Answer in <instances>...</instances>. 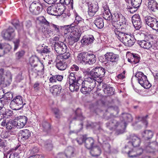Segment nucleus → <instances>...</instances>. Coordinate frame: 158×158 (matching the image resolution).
Instances as JSON below:
<instances>
[{"label": "nucleus", "mask_w": 158, "mask_h": 158, "mask_svg": "<svg viewBox=\"0 0 158 158\" xmlns=\"http://www.w3.org/2000/svg\"><path fill=\"white\" fill-rule=\"evenodd\" d=\"M120 120L121 122L119 123L116 119H111L106 123V127L111 130L118 127V132L120 134L123 133L125 131L127 123L131 122L132 118L130 114L124 113L122 114Z\"/></svg>", "instance_id": "nucleus-1"}, {"label": "nucleus", "mask_w": 158, "mask_h": 158, "mask_svg": "<svg viewBox=\"0 0 158 158\" xmlns=\"http://www.w3.org/2000/svg\"><path fill=\"white\" fill-rule=\"evenodd\" d=\"M81 77V80H78V85L76 86V91H78L79 87L81 86V91L82 93L85 92H89L93 90L96 85V79L93 77H88L83 80Z\"/></svg>", "instance_id": "nucleus-2"}, {"label": "nucleus", "mask_w": 158, "mask_h": 158, "mask_svg": "<svg viewBox=\"0 0 158 158\" xmlns=\"http://www.w3.org/2000/svg\"><path fill=\"white\" fill-rule=\"evenodd\" d=\"M121 31L119 29H116L114 31V33L116 37L125 45L126 46L131 47L134 44L135 42V39L133 35L126 33L123 28Z\"/></svg>", "instance_id": "nucleus-3"}, {"label": "nucleus", "mask_w": 158, "mask_h": 158, "mask_svg": "<svg viewBox=\"0 0 158 158\" xmlns=\"http://www.w3.org/2000/svg\"><path fill=\"white\" fill-rule=\"evenodd\" d=\"M78 60L80 63L84 64L92 65L96 60L95 55L88 52H82L78 54Z\"/></svg>", "instance_id": "nucleus-4"}, {"label": "nucleus", "mask_w": 158, "mask_h": 158, "mask_svg": "<svg viewBox=\"0 0 158 158\" xmlns=\"http://www.w3.org/2000/svg\"><path fill=\"white\" fill-rule=\"evenodd\" d=\"M12 75L10 72L7 71L5 72L4 69H0V85L6 87L9 85L12 81Z\"/></svg>", "instance_id": "nucleus-5"}, {"label": "nucleus", "mask_w": 158, "mask_h": 158, "mask_svg": "<svg viewBox=\"0 0 158 158\" xmlns=\"http://www.w3.org/2000/svg\"><path fill=\"white\" fill-rule=\"evenodd\" d=\"M76 76L74 72L71 73L69 76V88L72 92L76 91V86L78 85V81L81 79L82 77L79 76L76 77Z\"/></svg>", "instance_id": "nucleus-6"}, {"label": "nucleus", "mask_w": 158, "mask_h": 158, "mask_svg": "<svg viewBox=\"0 0 158 158\" xmlns=\"http://www.w3.org/2000/svg\"><path fill=\"white\" fill-rule=\"evenodd\" d=\"M88 70L89 69H87L86 71V73L89 74L94 79L102 77L104 76L105 73L104 69L101 67H96L90 72Z\"/></svg>", "instance_id": "nucleus-7"}, {"label": "nucleus", "mask_w": 158, "mask_h": 158, "mask_svg": "<svg viewBox=\"0 0 158 158\" xmlns=\"http://www.w3.org/2000/svg\"><path fill=\"white\" fill-rule=\"evenodd\" d=\"M30 64L32 67L30 70V73L32 75L34 74L35 76L38 75L37 73L38 72H41L44 70V66L43 63H41V65L40 66L37 67V61L35 60V58L33 57L30 58L29 60Z\"/></svg>", "instance_id": "nucleus-8"}, {"label": "nucleus", "mask_w": 158, "mask_h": 158, "mask_svg": "<svg viewBox=\"0 0 158 158\" xmlns=\"http://www.w3.org/2000/svg\"><path fill=\"white\" fill-rule=\"evenodd\" d=\"M135 76L137 78L139 83L144 88H149L151 85L147 79V77L142 72L139 71L137 72Z\"/></svg>", "instance_id": "nucleus-9"}, {"label": "nucleus", "mask_w": 158, "mask_h": 158, "mask_svg": "<svg viewBox=\"0 0 158 158\" xmlns=\"http://www.w3.org/2000/svg\"><path fill=\"white\" fill-rule=\"evenodd\" d=\"M26 103L23 101L22 97L19 96H17L13 99L10 105V108L15 110H18L21 109Z\"/></svg>", "instance_id": "nucleus-10"}, {"label": "nucleus", "mask_w": 158, "mask_h": 158, "mask_svg": "<svg viewBox=\"0 0 158 158\" xmlns=\"http://www.w3.org/2000/svg\"><path fill=\"white\" fill-rule=\"evenodd\" d=\"M129 140L127 144L125 147V148H131L132 147L134 148L139 146L141 141L140 139L134 134H131L127 137Z\"/></svg>", "instance_id": "nucleus-11"}, {"label": "nucleus", "mask_w": 158, "mask_h": 158, "mask_svg": "<svg viewBox=\"0 0 158 158\" xmlns=\"http://www.w3.org/2000/svg\"><path fill=\"white\" fill-rule=\"evenodd\" d=\"M53 43L55 50L57 53L60 55L66 52L67 48L64 43L59 41L54 42Z\"/></svg>", "instance_id": "nucleus-12"}, {"label": "nucleus", "mask_w": 158, "mask_h": 158, "mask_svg": "<svg viewBox=\"0 0 158 158\" xmlns=\"http://www.w3.org/2000/svg\"><path fill=\"white\" fill-rule=\"evenodd\" d=\"M81 33L76 30L73 31L72 33H70L68 38V42L69 45H73L75 42H77L81 36Z\"/></svg>", "instance_id": "nucleus-13"}, {"label": "nucleus", "mask_w": 158, "mask_h": 158, "mask_svg": "<svg viewBox=\"0 0 158 158\" xmlns=\"http://www.w3.org/2000/svg\"><path fill=\"white\" fill-rule=\"evenodd\" d=\"M27 118L25 116H20L14 119V124L17 128H23L27 122Z\"/></svg>", "instance_id": "nucleus-14"}, {"label": "nucleus", "mask_w": 158, "mask_h": 158, "mask_svg": "<svg viewBox=\"0 0 158 158\" xmlns=\"http://www.w3.org/2000/svg\"><path fill=\"white\" fill-rule=\"evenodd\" d=\"M40 6V4L38 2H33L30 5L29 10L34 15H39L42 9Z\"/></svg>", "instance_id": "nucleus-15"}, {"label": "nucleus", "mask_w": 158, "mask_h": 158, "mask_svg": "<svg viewBox=\"0 0 158 158\" xmlns=\"http://www.w3.org/2000/svg\"><path fill=\"white\" fill-rule=\"evenodd\" d=\"M31 132L27 129H24L20 131L19 135V140L22 142L27 141L30 138Z\"/></svg>", "instance_id": "nucleus-16"}, {"label": "nucleus", "mask_w": 158, "mask_h": 158, "mask_svg": "<svg viewBox=\"0 0 158 158\" xmlns=\"http://www.w3.org/2000/svg\"><path fill=\"white\" fill-rule=\"evenodd\" d=\"M15 31L11 27H10L6 30L3 31V37L7 40H10L15 36Z\"/></svg>", "instance_id": "nucleus-17"}, {"label": "nucleus", "mask_w": 158, "mask_h": 158, "mask_svg": "<svg viewBox=\"0 0 158 158\" xmlns=\"http://www.w3.org/2000/svg\"><path fill=\"white\" fill-rule=\"evenodd\" d=\"M88 15L91 17L94 16L98 10V4H93L91 2H88Z\"/></svg>", "instance_id": "nucleus-18"}, {"label": "nucleus", "mask_w": 158, "mask_h": 158, "mask_svg": "<svg viewBox=\"0 0 158 158\" xmlns=\"http://www.w3.org/2000/svg\"><path fill=\"white\" fill-rule=\"evenodd\" d=\"M132 22L136 29L139 30L141 27L142 23L138 14H135L133 15L132 17Z\"/></svg>", "instance_id": "nucleus-19"}, {"label": "nucleus", "mask_w": 158, "mask_h": 158, "mask_svg": "<svg viewBox=\"0 0 158 158\" xmlns=\"http://www.w3.org/2000/svg\"><path fill=\"white\" fill-rule=\"evenodd\" d=\"M98 142H101V141L104 142L105 140V138H102L100 134L98 135ZM102 148L106 152H110V144L107 142H103L102 144Z\"/></svg>", "instance_id": "nucleus-20"}, {"label": "nucleus", "mask_w": 158, "mask_h": 158, "mask_svg": "<svg viewBox=\"0 0 158 158\" xmlns=\"http://www.w3.org/2000/svg\"><path fill=\"white\" fill-rule=\"evenodd\" d=\"M105 59L108 61L112 62H116L118 60L119 56L118 55L113 52L107 53L105 55Z\"/></svg>", "instance_id": "nucleus-21"}, {"label": "nucleus", "mask_w": 158, "mask_h": 158, "mask_svg": "<svg viewBox=\"0 0 158 158\" xmlns=\"http://www.w3.org/2000/svg\"><path fill=\"white\" fill-rule=\"evenodd\" d=\"M121 15L122 14L120 13H116L114 14L113 15H112L111 19L113 21L112 25L115 28L114 30V31L116 29H119L120 31H121V29L122 30V27H121L120 29L118 28V26H117L116 25V23L118 22V20H119V18L120 17V15Z\"/></svg>", "instance_id": "nucleus-22"}, {"label": "nucleus", "mask_w": 158, "mask_h": 158, "mask_svg": "<svg viewBox=\"0 0 158 158\" xmlns=\"http://www.w3.org/2000/svg\"><path fill=\"white\" fill-rule=\"evenodd\" d=\"M102 87L104 89L103 91L105 94L110 96L114 94V89L112 87L107 85L105 83H101Z\"/></svg>", "instance_id": "nucleus-23"}, {"label": "nucleus", "mask_w": 158, "mask_h": 158, "mask_svg": "<svg viewBox=\"0 0 158 158\" xmlns=\"http://www.w3.org/2000/svg\"><path fill=\"white\" fill-rule=\"evenodd\" d=\"M56 67L58 69L60 70H64L66 69L67 65L64 61L58 59L56 57Z\"/></svg>", "instance_id": "nucleus-24"}, {"label": "nucleus", "mask_w": 158, "mask_h": 158, "mask_svg": "<svg viewBox=\"0 0 158 158\" xmlns=\"http://www.w3.org/2000/svg\"><path fill=\"white\" fill-rule=\"evenodd\" d=\"M62 87L60 85H55L52 86L50 89V91L54 96L59 94L62 90Z\"/></svg>", "instance_id": "nucleus-25"}, {"label": "nucleus", "mask_w": 158, "mask_h": 158, "mask_svg": "<svg viewBox=\"0 0 158 158\" xmlns=\"http://www.w3.org/2000/svg\"><path fill=\"white\" fill-rule=\"evenodd\" d=\"M148 6L149 9L153 12L158 10V3L155 0H148Z\"/></svg>", "instance_id": "nucleus-26"}, {"label": "nucleus", "mask_w": 158, "mask_h": 158, "mask_svg": "<svg viewBox=\"0 0 158 158\" xmlns=\"http://www.w3.org/2000/svg\"><path fill=\"white\" fill-rule=\"evenodd\" d=\"M56 16H60L62 15L65 14V8L63 5L61 4L56 5Z\"/></svg>", "instance_id": "nucleus-27"}, {"label": "nucleus", "mask_w": 158, "mask_h": 158, "mask_svg": "<svg viewBox=\"0 0 158 158\" xmlns=\"http://www.w3.org/2000/svg\"><path fill=\"white\" fill-rule=\"evenodd\" d=\"M130 56V58H128V61L129 62L132 64H136L139 62L140 57L138 54L132 53L131 54Z\"/></svg>", "instance_id": "nucleus-28"}, {"label": "nucleus", "mask_w": 158, "mask_h": 158, "mask_svg": "<svg viewBox=\"0 0 158 158\" xmlns=\"http://www.w3.org/2000/svg\"><path fill=\"white\" fill-rule=\"evenodd\" d=\"M94 40V39L93 35H89L87 37L83 38L81 40V42L82 43H84L85 45H88L92 44Z\"/></svg>", "instance_id": "nucleus-29"}, {"label": "nucleus", "mask_w": 158, "mask_h": 158, "mask_svg": "<svg viewBox=\"0 0 158 158\" xmlns=\"http://www.w3.org/2000/svg\"><path fill=\"white\" fill-rule=\"evenodd\" d=\"M85 146L87 148L91 149L94 146V140L91 138H86L85 139Z\"/></svg>", "instance_id": "nucleus-30"}, {"label": "nucleus", "mask_w": 158, "mask_h": 158, "mask_svg": "<svg viewBox=\"0 0 158 158\" xmlns=\"http://www.w3.org/2000/svg\"><path fill=\"white\" fill-rule=\"evenodd\" d=\"M143 16L144 17V20L146 25L148 27H151L154 23V21L156 20V19L149 15H147L146 16H144L143 15Z\"/></svg>", "instance_id": "nucleus-31"}, {"label": "nucleus", "mask_w": 158, "mask_h": 158, "mask_svg": "<svg viewBox=\"0 0 158 158\" xmlns=\"http://www.w3.org/2000/svg\"><path fill=\"white\" fill-rule=\"evenodd\" d=\"M139 44L140 46L144 48L149 49L152 47V44L149 41L143 40L140 41Z\"/></svg>", "instance_id": "nucleus-32"}, {"label": "nucleus", "mask_w": 158, "mask_h": 158, "mask_svg": "<svg viewBox=\"0 0 158 158\" xmlns=\"http://www.w3.org/2000/svg\"><path fill=\"white\" fill-rule=\"evenodd\" d=\"M90 151V153L93 156H97L100 155L101 150L100 148L98 146H94Z\"/></svg>", "instance_id": "nucleus-33"}, {"label": "nucleus", "mask_w": 158, "mask_h": 158, "mask_svg": "<svg viewBox=\"0 0 158 158\" xmlns=\"http://www.w3.org/2000/svg\"><path fill=\"white\" fill-rule=\"evenodd\" d=\"M94 24L98 28H102L104 26L103 20L102 18L98 16L94 20Z\"/></svg>", "instance_id": "nucleus-34"}, {"label": "nucleus", "mask_w": 158, "mask_h": 158, "mask_svg": "<svg viewBox=\"0 0 158 158\" xmlns=\"http://www.w3.org/2000/svg\"><path fill=\"white\" fill-rule=\"evenodd\" d=\"M74 148L72 147H68L65 150V154L66 155L67 157L70 158L74 156Z\"/></svg>", "instance_id": "nucleus-35"}, {"label": "nucleus", "mask_w": 158, "mask_h": 158, "mask_svg": "<svg viewBox=\"0 0 158 158\" xmlns=\"http://www.w3.org/2000/svg\"><path fill=\"white\" fill-rule=\"evenodd\" d=\"M63 78L62 75H53L49 79L50 81L52 83L56 82L57 81H62Z\"/></svg>", "instance_id": "nucleus-36"}, {"label": "nucleus", "mask_w": 158, "mask_h": 158, "mask_svg": "<svg viewBox=\"0 0 158 158\" xmlns=\"http://www.w3.org/2000/svg\"><path fill=\"white\" fill-rule=\"evenodd\" d=\"M142 135L143 137L145 138V139L149 140L152 137L153 133L151 130H147L145 131L142 133Z\"/></svg>", "instance_id": "nucleus-37"}, {"label": "nucleus", "mask_w": 158, "mask_h": 158, "mask_svg": "<svg viewBox=\"0 0 158 158\" xmlns=\"http://www.w3.org/2000/svg\"><path fill=\"white\" fill-rule=\"evenodd\" d=\"M56 5H52L48 7L47 9V12L48 14L56 16Z\"/></svg>", "instance_id": "nucleus-38"}, {"label": "nucleus", "mask_w": 158, "mask_h": 158, "mask_svg": "<svg viewBox=\"0 0 158 158\" xmlns=\"http://www.w3.org/2000/svg\"><path fill=\"white\" fill-rule=\"evenodd\" d=\"M126 21L125 17L122 15H120V18L116 23V25L118 26V28H119V27L122 25H125Z\"/></svg>", "instance_id": "nucleus-39"}, {"label": "nucleus", "mask_w": 158, "mask_h": 158, "mask_svg": "<svg viewBox=\"0 0 158 158\" xmlns=\"http://www.w3.org/2000/svg\"><path fill=\"white\" fill-rule=\"evenodd\" d=\"M131 4L134 8H138L140 6L142 0H131Z\"/></svg>", "instance_id": "nucleus-40"}, {"label": "nucleus", "mask_w": 158, "mask_h": 158, "mask_svg": "<svg viewBox=\"0 0 158 158\" xmlns=\"http://www.w3.org/2000/svg\"><path fill=\"white\" fill-rule=\"evenodd\" d=\"M104 18L107 20H110L112 18L111 14L108 9L104 10L103 13Z\"/></svg>", "instance_id": "nucleus-41"}, {"label": "nucleus", "mask_w": 158, "mask_h": 158, "mask_svg": "<svg viewBox=\"0 0 158 158\" xmlns=\"http://www.w3.org/2000/svg\"><path fill=\"white\" fill-rule=\"evenodd\" d=\"M1 44L2 50L4 51V54L5 52L7 53L10 51L11 48V47L10 45L6 43Z\"/></svg>", "instance_id": "nucleus-42"}, {"label": "nucleus", "mask_w": 158, "mask_h": 158, "mask_svg": "<svg viewBox=\"0 0 158 158\" xmlns=\"http://www.w3.org/2000/svg\"><path fill=\"white\" fill-rule=\"evenodd\" d=\"M149 145L146 146L145 150L147 152H155V149L154 147V146L155 145L153 143H150Z\"/></svg>", "instance_id": "nucleus-43"}, {"label": "nucleus", "mask_w": 158, "mask_h": 158, "mask_svg": "<svg viewBox=\"0 0 158 158\" xmlns=\"http://www.w3.org/2000/svg\"><path fill=\"white\" fill-rule=\"evenodd\" d=\"M43 130L44 131L48 133L50 130V125L47 122H44L42 124Z\"/></svg>", "instance_id": "nucleus-44"}, {"label": "nucleus", "mask_w": 158, "mask_h": 158, "mask_svg": "<svg viewBox=\"0 0 158 158\" xmlns=\"http://www.w3.org/2000/svg\"><path fill=\"white\" fill-rule=\"evenodd\" d=\"M64 55H58L57 56L58 59L60 60H63V61L64 59H68L70 56V54L69 52H65Z\"/></svg>", "instance_id": "nucleus-45"}, {"label": "nucleus", "mask_w": 158, "mask_h": 158, "mask_svg": "<svg viewBox=\"0 0 158 158\" xmlns=\"http://www.w3.org/2000/svg\"><path fill=\"white\" fill-rule=\"evenodd\" d=\"M74 26H73L72 25L69 26H66L65 27V29L64 31V33L65 34H67V33H72L74 31H73L74 30Z\"/></svg>", "instance_id": "nucleus-46"}, {"label": "nucleus", "mask_w": 158, "mask_h": 158, "mask_svg": "<svg viewBox=\"0 0 158 158\" xmlns=\"http://www.w3.org/2000/svg\"><path fill=\"white\" fill-rule=\"evenodd\" d=\"M14 123V120L12 122L10 121L7 122L6 124V129L8 130H10L16 127Z\"/></svg>", "instance_id": "nucleus-47"}, {"label": "nucleus", "mask_w": 158, "mask_h": 158, "mask_svg": "<svg viewBox=\"0 0 158 158\" xmlns=\"http://www.w3.org/2000/svg\"><path fill=\"white\" fill-rule=\"evenodd\" d=\"M60 2L61 4L66 5H70L72 9H73V0H60Z\"/></svg>", "instance_id": "nucleus-48"}, {"label": "nucleus", "mask_w": 158, "mask_h": 158, "mask_svg": "<svg viewBox=\"0 0 158 158\" xmlns=\"http://www.w3.org/2000/svg\"><path fill=\"white\" fill-rule=\"evenodd\" d=\"M148 117V115H146L145 117H139L138 118V120L142 121L145 127H146L148 125V123L147 120Z\"/></svg>", "instance_id": "nucleus-49"}, {"label": "nucleus", "mask_w": 158, "mask_h": 158, "mask_svg": "<svg viewBox=\"0 0 158 158\" xmlns=\"http://www.w3.org/2000/svg\"><path fill=\"white\" fill-rule=\"evenodd\" d=\"M9 111L6 110L4 112H2L0 111V121L4 117L8 118V116H10Z\"/></svg>", "instance_id": "nucleus-50"}, {"label": "nucleus", "mask_w": 158, "mask_h": 158, "mask_svg": "<svg viewBox=\"0 0 158 158\" xmlns=\"http://www.w3.org/2000/svg\"><path fill=\"white\" fill-rule=\"evenodd\" d=\"M135 151L136 148H134L132 150L129 151L127 153L129 156L131 157H137Z\"/></svg>", "instance_id": "nucleus-51"}, {"label": "nucleus", "mask_w": 158, "mask_h": 158, "mask_svg": "<svg viewBox=\"0 0 158 158\" xmlns=\"http://www.w3.org/2000/svg\"><path fill=\"white\" fill-rule=\"evenodd\" d=\"M55 117L57 118H59L61 115L60 111L57 109L55 108L53 110Z\"/></svg>", "instance_id": "nucleus-52"}, {"label": "nucleus", "mask_w": 158, "mask_h": 158, "mask_svg": "<svg viewBox=\"0 0 158 158\" xmlns=\"http://www.w3.org/2000/svg\"><path fill=\"white\" fill-rule=\"evenodd\" d=\"M81 112V110L78 109L76 111L75 113L77 115V118L79 120H82L83 119V117L82 114L80 113Z\"/></svg>", "instance_id": "nucleus-53"}, {"label": "nucleus", "mask_w": 158, "mask_h": 158, "mask_svg": "<svg viewBox=\"0 0 158 158\" xmlns=\"http://www.w3.org/2000/svg\"><path fill=\"white\" fill-rule=\"evenodd\" d=\"M40 53L43 55V53H49L51 52L50 49L48 48L47 46H45L40 51Z\"/></svg>", "instance_id": "nucleus-54"}, {"label": "nucleus", "mask_w": 158, "mask_h": 158, "mask_svg": "<svg viewBox=\"0 0 158 158\" xmlns=\"http://www.w3.org/2000/svg\"><path fill=\"white\" fill-rule=\"evenodd\" d=\"M151 27L152 28V29L158 31V21L156 19L154 21V23H153Z\"/></svg>", "instance_id": "nucleus-55"}, {"label": "nucleus", "mask_w": 158, "mask_h": 158, "mask_svg": "<svg viewBox=\"0 0 158 158\" xmlns=\"http://www.w3.org/2000/svg\"><path fill=\"white\" fill-rule=\"evenodd\" d=\"M67 157L66 155L64 152H60L58 153L56 155L55 158H66Z\"/></svg>", "instance_id": "nucleus-56"}, {"label": "nucleus", "mask_w": 158, "mask_h": 158, "mask_svg": "<svg viewBox=\"0 0 158 158\" xmlns=\"http://www.w3.org/2000/svg\"><path fill=\"white\" fill-rule=\"evenodd\" d=\"M4 98H6L7 100H10L13 98V94L11 93H6L4 96Z\"/></svg>", "instance_id": "nucleus-57"}, {"label": "nucleus", "mask_w": 158, "mask_h": 158, "mask_svg": "<svg viewBox=\"0 0 158 158\" xmlns=\"http://www.w3.org/2000/svg\"><path fill=\"white\" fill-rule=\"evenodd\" d=\"M77 24L78 26L80 27V29L81 30L82 29V30H83L85 29L86 27L85 26V23L83 21H81L79 23H77Z\"/></svg>", "instance_id": "nucleus-58"}, {"label": "nucleus", "mask_w": 158, "mask_h": 158, "mask_svg": "<svg viewBox=\"0 0 158 158\" xmlns=\"http://www.w3.org/2000/svg\"><path fill=\"white\" fill-rule=\"evenodd\" d=\"M24 54V52L23 51H21L18 52L16 53L15 56L17 59H20L22 58Z\"/></svg>", "instance_id": "nucleus-59"}, {"label": "nucleus", "mask_w": 158, "mask_h": 158, "mask_svg": "<svg viewBox=\"0 0 158 158\" xmlns=\"http://www.w3.org/2000/svg\"><path fill=\"white\" fill-rule=\"evenodd\" d=\"M13 43L14 44V50L16 51L19 46L20 41L19 39H16L13 41Z\"/></svg>", "instance_id": "nucleus-60"}, {"label": "nucleus", "mask_w": 158, "mask_h": 158, "mask_svg": "<svg viewBox=\"0 0 158 158\" xmlns=\"http://www.w3.org/2000/svg\"><path fill=\"white\" fill-rule=\"evenodd\" d=\"M85 139L83 136H81L79 138H77L76 140L77 142L79 144H81L84 141L85 142Z\"/></svg>", "instance_id": "nucleus-61"}, {"label": "nucleus", "mask_w": 158, "mask_h": 158, "mask_svg": "<svg viewBox=\"0 0 158 158\" xmlns=\"http://www.w3.org/2000/svg\"><path fill=\"white\" fill-rule=\"evenodd\" d=\"M40 85V83L38 81H36L34 84L33 87L34 89V90L35 91H38L40 89L39 86Z\"/></svg>", "instance_id": "nucleus-62"}, {"label": "nucleus", "mask_w": 158, "mask_h": 158, "mask_svg": "<svg viewBox=\"0 0 158 158\" xmlns=\"http://www.w3.org/2000/svg\"><path fill=\"white\" fill-rule=\"evenodd\" d=\"M70 70L72 71H77L79 70V67L76 64H73L71 66Z\"/></svg>", "instance_id": "nucleus-63"}, {"label": "nucleus", "mask_w": 158, "mask_h": 158, "mask_svg": "<svg viewBox=\"0 0 158 158\" xmlns=\"http://www.w3.org/2000/svg\"><path fill=\"white\" fill-rule=\"evenodd\" d=\"M9 158H19V154L16 152L11 154Z\"/></svg>", "instance_id": "nucleus-64"}]
</instances>
